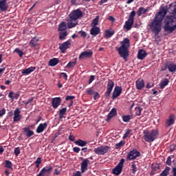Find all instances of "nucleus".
Returning <instances> with one entry per match:
<instances>
[{"label": "nucleus", "mask_w": 176, "mask_h": 176, "mask_svg": "<svg viewBox=\"0 0 176 176\" xmlns=\"http://www.w3.org/2000/svg\"><path fill=\"white\" fill-rule=\"evenodd\" d=\"M73 176H82V174L80 173V172L78 171L76 173H74Z\"/></svg>", "instance_id": "774afa93"}, {"label": "nucleus", "mask_w": 176, "mask_h": 176, "mask_svg": "<svg viewBox=\"0 0 176 176\" xmlns=\"http://www.w3.org/2000/svg\"><path fill=\"white\" fill-rule=\"evenodd\" d=\"M124 145V142L121 140L119 143L116 144V149H119V148H122Z\"/></svg>", "instance_id": "a18cd8bd"}, {"label": "nucleus", "mask_w": 176, "mask_h": 176, "mask_svg": "<svg viewBox=\"0 0 176 176\" xmlns=\"http://www.w3.org/2000/svg\"><path fill=\"white\" fill-rule=\"evenodd\" d=\"M9 6L6 0L0 1V12H5L8 10Z\"/></svg>", "instance_id": "6ab92c4d"}, {"label": "nucleus", "mask_w": 176, "mask_h": 176, "mask_svg": "<svg viewBox=\"0 0 176 176\" xmlns=\"http://www.w3.org/2000/svg\"><path fill=\"white\" fill-rule=\"evenodd\" d=\"M52 170H53V168L52 166H45L40 171L39 174L37 176L49 175V174L52 173Z\"/></svg>", "instance_id": "9d476101"}, {"label": "nucleus", "mask_w": 176, "mask_h": 176, "mask_svg": "<svg viewBox=\"0 0 176 176\" xmlns=\"http://www.w3.org/2000/svg\"><path fill=\"white\" fill-rule=\"evenodd\" d=\"M70 46H71V40L69 39L68 41L62 43L59 46V49L61 50L62 53H65V50H67V49H69Z\"/></svg>", "instance_id": "f8f14e48"}, {"label": "nucleus", "mask_w": 176, "mask_h": 176, "mask_svg": "<svg viewBox=\"0 0 176 176\" xmlns=\"http://www.w3.org/2000/svg\"><path fill=\"white\" fill-rule=\"evenodd\" d=\"M12 166H13L12 162L6 160V167H7V168H12Z\"/></svg>", "instance_id": "49530a36"}, {"label": "nucleus", "mask_w": 176, "mask_h": 176, "mask_svg": "<svg viewBox=\"0 0 176 176\" xmlns=\"http://www.w3.org/2000/svg\"><path fill=\"white\" fill-rule=\"evenodd\" d=\"M134 23V21L131 19H128V21H126L124 25V28L126 30H131V27H133V24Z\"/></svg>", "instance_id": "cd10ccee"}, {"label": "nucleus", "mask_w": 176, "mask_h": 176, "mask_svg": "<svg viewBox=\"0 0 176 176\" xmlns=\"http://www.w3.org/2000/svg\"><path fill=\"white\" fill-rule=\"evenodd\" d=\"M155 86V84L153 82H148L146 85V89H152Z\"/></svg>", "instance_id": "864d4df0"}, {"label": "nucleus", "mask_w": 176, "mask_h": 176, "mask_svg": "<svg viewBox=\"0 0 176 176\" xmlns=\"http://www.w3.org/2000/svg\"><path fill=\"white\" fill-rule=\"evenodd\" d=\"M94 100H97V98H100V94L97 91L94 92Z\"/></svg>", "instance_id": "6e6d98bb"}, {"label": "nucleus", "mask_w": 176, "mask_h": 176, "mask_svg": "<svg viewBox=\"0 0 176 176\" xmlns=\"http://www.w3.org/2000/svg\"><path fill=\"white\" fill-rule=\"evenodd\" d=\"M32 101H34V98H31L28 99V100L25 102V105H28L29 104H30V102H32Z\"/></svg>", "instance_id": "e2e57ef3"}, {"label": "nucleus", "mask_w": 176, "mask_h": 176, "mask_svg": "<svg viewBox=\"0 0 176 176\" xmlns=\"http://www.w3.org/2000/svg\"><path fill=\"white\" fill-rule=\"evenodd\" d=\"M123 164H124V159H121L118 164L113 169L114 175H120L123 170Z\"/></svg>", "instance_id": "423d86ee"}, {"label": "nucleus", "mask_w": 176, "mask_h": 176, "mask_svg": "<svg viewBox=\"0 0 176 176\" xmlns=\"http://www.w3.org/2000/svg\"><path fill=\"white\" fill-rule=\"evenodd\" d=\"M14 155H16V156H19V155H20V147L15 148L14 151Z\"/></svg>", "instance_id": "3c124183"}, {"label": "nucleus", "mask_w": 176, "mask_h": 176, "mask_svg": "<svg viewBox=\"0 0 176 176\" xmlns=\"http://www.w3.org/2000/svg\"><path fill=\"white\" fill-rule=\"evenodd\" d=\"M38 40L36 38V37L33 38L30 42V47H36L39 44L38 43Z\"/></svg>", "instance_id": "c85d7f7f"}, {"label": "nucleus", "mask_w": 176, "mask_h": 176, "mask_svg": "<svg viewBox=\"0 0 176 176\" xmlns=\"http://www.w3.org/2000/svg\"><path fill=\"white\" fill-rule=\"evenodd\" d=\"M165 32L173 34L176 30V17H173L170 21H168L164 25Z\"/></svg>", "instance_id": "20e7f679"}, {"label": "nucleus", "mask_w": 176, "mask_h": 176, "mask_svg": "<svg viewBox=\"0 0 176 176\" xmlns=\"http://www.w3.org/2000/svg\"><path fill=\"white\" fill-rule=\"evenodd\" d=\"M169 82L170 81L168 80V79L165 78L162 81H161V82L160 83V87H161V89H164V87L167 86Z\"/></svg>", "instance_id": "f704fd0d"}, {"label": "nucleus", "mask_w": 176, "mask_h": 176, "mask_svg": "<svg viewBox=\"0 0 176 176\" xmlns=\"http://www.w3.org/2000/svg\"><path fill=\"white\" fill-rule=\"evenodd\" d=\"M131 119H133V116L132 115H126V116H122V120L125 123H128V122H130V120H131Z\"/></svg>", "instance_id": "4c0bfd02"}, {"label": "nucleus", "mask_w": 176, "mask_h": 176, "mask_svg": "<svg viewBox=\"0 0 176 176\" xmlns=\"http://www.w3.org/2000/svg\"><path fill=\"white\" fill-rule=\"evenodd\" d=\"M170 167L166 166L165 168V169L162 172V173L160 174L161 176H167L168 175L169 173H170Z\"/></svg>", "instance_id": "58836bf2"}, {"label": "nucleus", "mask_w": 176, "mask_h": 176, "mask_svg": "<svg viewBox=\"0 0 176 176\" xmlns=\"http://www.w3.org/2000/svg\"><path fill=\"white\" fill-rule=\"evenodd\" d=\"M73 151L76 153H79V152H80V148H79V147H74Z\"/></svg>", "instance_id": "680f3d73"}, {"label": "nucleus", "mask_w": 176, "mask_h": 176, "mask_svg": "<svg viewBox=\"0 0 176 176\" xmlns=\"http://www.w3.org/2000/svg\"><path fill=\"white\" fill-rule=\"evenodd\" d=\"M61 104V98H52V105L54 109L56 108H58L60 107V104Z\"/></svg>", "instance_id": "2eb2a0df"}, {"label": "nucleus", "mask_w": 176, "mask_h": 176, "mask_svg": "<svg viewBox=\"0 0 176 176\" xmlns=\"http://www.w3.org/2000/svg\"><path fill=\"white\" fill-rule=\"evenodd\" d=\"M140 156V152L137 150L131 151L126 155V159L128 160H134V159H137Z\"/></svg>", "instance_id": "1a4fd4ad"}, {"label": "nucleus", "mask_w": 176, "mask_h": 176, "mask_svg": "<svg viewBox=\"0 0 176 176\" xmlns=\"http://www.w3.org/2000/svg\"><path fill=\"white\" fill-rule=\"evenodd\" d=\"M5 113H6V110L5 109L0 110V118H2Z\"/></svg>", "instance_id": "052dcab7"}, {"label": "nucleus", "mask_w": 176, "mask_h": 176, "mask_svg": "<svg viewBox=\"0 0 176 176\" xmlns=\"http://www.w3.org/2000/svg\"><path fill=\"white\" fill-rule=\"evenodd\" d=\"M23 131H24L26 137L30 138V137H32V135H34V131H31L30 127L23 128Z\"/></svg>", "instance_id": "a878e982"}, {"label": "nucleus", "mask_w": 176, "mask_h": 176, "mask_svg": "<svg viewBox=\"0 0 176 176\" xmlns=\"http://www.w3.org/2000/svg\"><path fill=\"white\" fill-rule=\"evenodd\" d=\"M67 112V108H63L59 111V113L60 115H65V113Z\"/></svg>", "instance_id": "4d7b16f0"}, {"label": "nucleus", "mask_w": 176, "mask_h": 176, "mask_svg": "<svg viewBox=\"0 0 176 176\" xmlns=\"http://www.w3.org/2000/svg\"><path fill=\"white\" fill-rule=\"evenodd\" d=\"M176 117L174 115H170L168 120L166 121V126L170 127L172 124H174V122H175Z\"/></svg>", "instance_id": "4be33fe9"}, {"label": "nucleus", "mask_w": 176, "mask_h": 176, "mask_svg": "<svg viewBox=\"0 0 176 176\" xmlns=\"http://www.w3.org/2000/svg\"><path fill=\"white\" fill-rule=\"evenodd\" d=\"M109 151V146H100L97 148H95L94 150V153H96V155H105V153H108Z\"/></svg>", "instance_id": "39448f33"}, {"label": "nucleus", "mask_w": 176, "mask_h": 176, "mask_svg": "<svg viewBox=\"0 0 176 176\" xmlns=\"http://www.w3.org/2000/svg\"><path fill=\"white\" fill-rule=\"evenodd\" d=\"M82 12L80 11V9L74 10H73L70 14L69 17L70 19H74L75 20H78V19H80L82 17Z\"/></svg>", "instance_id": "0eeeda50"}, {"label": "nucleus", "mask_w": 176, "mask_h": 176, "mask_svg": "<svg viewBox=\"0 0 176 176\" xmlns=\"http://www.w3.org/2000/svg\"><path fill=\"white\" fill-rule=\"evenodd\" d=\"M65 30H67V23H65V22H62L59 25L58 31L64 32V31H65Z\"/></svg>", "instance_id": "e433bc0d"}, {"label": "nucleus", "mask_w": 176, "mask_h": 176, "mask_svg": "<svg viewBox=\"0 0 176 176\" xmlns=\"http://www.w3.org/2000/svg\"><path fill=\"white\" fill-rule=\"evenodd\" d=\"M14 52L15 53H17V54H19V57H23V56H24V52H23V51H21L20 49L19 48H16Z\"/></svg>", "instance_id": "ea45409f"}, {"label": "nucleus", "mask_w": 176, "mask_h": 176, "mask_svg": "<svg viewBox=\"0 0 176 176\" xmlns=\"http://www.w3.org/2000/svg\"><path fill=\"white\" fill-rule=\"evenodd\" d=\"M116 115H117L116 109L113 108L107 116V122H109V120H111L112 118H113L114 116H116Z\"/></svg>", "instance_id": "5701e85b"}, {"label": "nucleus", "mask_w": 176, "mask_h": 176, "mask_svg": "<svg viewBox=\"0 0 176 176\" xmlns=\"http://www.w3.org/2000/svg\"><path fill=\"white\" fill-rule=\"evenodd\" d=\"M58 64V58H54L52 59H50L49 61V65L50 67H56Z\"/></svg>", "instance_id": "7c9ffc66"}, {"label": "nucleus", "mask_w": 176, "mask_h": 176, "mask_svg": "<svg viewBox=\"0 0 176 176\" xmlns=\"http://www.w3.org/2000/svg\"><path fill=\"white\" fill-rule=\"evenodd\" d=\"M80 34L81 36H82V38H86V36H87L86 32L81 31V32H80Z\"/></svg>", "instance_id": "338daca9"}, {"label": "nucleus", "mask_w": 176, "mask_h": 176, "mask_svg": "<svg viewBox=\"0 0 176 176\" xmlns=\"http://www.w3.org/2000/svg\"><path fill=\"white\" fill-rule=\"evenodd\" d=\"M113 86H115V82L112 80H109L107 84V89L106 91L107 97H109V96H111V93H112V90H113Z\"/></svg>", "instance_id": "ddd939ff"}, {"label": "nucleus", "mask_w": 176, "mask_h": 176, "mask_svg": "<svg viewBox=\"0 0 176 176\" xmlns=\"http://www.w3.org/2000/svg\"><path fill=\"white\" fill-rule=\"evenodd\" d=\"M76 65V62H69L67 65V68H74Z\"/></svg>", "instance_id": "37998d69"}, {"label": "nucleus", "mask_w": 176, "mask_h": 176, "mask_svg": "<svg viewBox=\"0 0 176 176\" xmlns=\"http://www.w3.org/2000/svg\"><path fill=\"white\" fill-rule=\"evenodd\" d=\"M61 172V168H56L54 170L55 175H60V173Z\"/></svg>", "instance_id": "bf43d9fd"}, {"label": "nucleus", "mask_w": 176, "mask_h": 176, "mask_svg": "<svg viewBox=\"0 0 176 176\" xmlns=\"http://www.w3.org/2000/svg\"><path fill=\"white\" fill-rule=\"evenodd\" d=\"M47 128V123L46 122L41 123L38 125L36 131L37 134H41V133H43V131H45V130H46Z\"/></svg>", "instance_id": "f3484780"}, {"label": "nucleus", "mask_w": 176, "mask_h": 176, "mask_svg": "<svg viewBox=\"0 0 176 176\" xmlns=\"http://www.w3.org/2000/svg\"><path fill=\"white\" fill-rule=\"evenodd\" d=\"M95 79L96 76H91L89 80V85L91 84Z\"/></svg>", "instance_id": "13d9d810"}, {"label": "nucleus", "mask_w": 176, "mask_h": 176, "mask_svg": "<svg viewBox=\"0 0 176 176\" xmlns=\"http://www.w3.org/2000/svg\"><path fill=\"white\" fill-rule=\"evenodd\" d=\"M41 163H42V160L41 159V157H38L36 159L35 164H36V167H39V165L41 164Z\"/></svg>", "instance_id": "603ef678"}, {"label": "nucleus", "mask_w": 176, "mask_h": 176, "mask_svg": "<svg viewBox=\"0 0 176 176\" xmlns=\"http://www.w3.org/2000/svg\"><path fill=\"white\" fill-rule=\"evenodd\" d=\"M168 69L169 72H176V65L175 63H170L168 65Z\"/></svg>", "instance_id": "c756f323"}, {"label": "nucleus", "mask_w": 176, "mask_h": 176, "mask_svg": "<svg viewBox=\"0 0 176 176\" xmlns=\"http://www.w3.org/2000/svg\"><path fill=\"white\" fill-rule=\"evenodd\" d=\"M93 56V51L87 50L82 52L79 56L80 60H83L85 58H90Z\"/></svg>", "instance_id": "9b49d317"}, {"label": "nucleus", "mask_w": 176, "mask_h": 176, "mask_svg": "<svg viewBox=\"0 0 176 176\" xmlns=\"http://www.w3.org/2000/svg\"><path fill=\"white\" fill-rule=\"evenodd\" d=\"M74 98H75V96H67L65 98V100L67 101H68L69 100H74Z\"/></svg>", "instance_id": "69168bd1"}, {"label": "nucleus", "mask_w": 176, "mask_h": 176, "mask_svg": "<svg viewBox=\"0 0 176 176\" xmlns=\"http://www.w3.org/2000/svg\"><path fill=\"white\" fill-rule=\"evenodd\" d=\"M135 16V11H132L129 15V20H133L134 21V17Z\"/></svg>", "instance_id": "de8ad7c7"}, {"label": "nucleus", "mask_w": 176, "mask_h": 176, "mask_svg": "<svg viewBox=\"0 0 176 176\" xmlns=\"http://www.w3.org/2000/svg\"><path fill=\"white\" fill-rule=\"evenodd\" d=\"M130 133H131V130L128 129L126 131V133H124L123 138L124 140L127 138V137H129V135H130Z\"/></svg>", "instance_id": "8fccbe9b"}, {"label": "nucleus", "mask_w": 176, "mask_h": 176, "mask_svg": "<svg viewBox=\"0 0 176 176\" xmlns=\"http://www.w3.org/2000/svg\"><path fill=\"white\" fill-rule=\"evenodd\" d=\"M75 144L78 146H86V145H87V142L82 140H78L75 142Z\"/></svg>", "instance_id": "2f4dec72"}, {"label": "nucleus", "mask_w": 176, "mask_h": 176, "mask_svg": "<svg viewBox=\"0 0 176 176\" xmlns=\"http://www.w3.org/2000/svg\"><path fill=\"white\" fill-rule=\"evenodd\" d=\"M146 12H148V8L145 9L144 7H140L138 10V15L141 16L142 14H145Z\"/></svg>", "instance_id": "c9c22d12"}, {"label": "nucleus", "mask_w": 176, "mask_h": 176, "mask_svg": "<svg viewBox=\"0 0 176 176\" xmlns=\"http://www.w3.org/2000/svg\"><path fill=\"white\" fill-rule=\"evenodd\" d=\"M114 34L115 31L107 30L105 31L104 38H111Z\"/></svg>", "instance_id": "473e14b6"}, {"label": "nucleus", "mask_w": 176, "mask_h": 176, "mask_svg": "<svg viewBox=\"0 0 176 176\" xmlns=\"http://www.w3.org/2000/svg\"><path fill=\"white\" fill-rule=\"evenodd\" d=\"M166 164H168V166H171V157L167 158Z\"/></svg>", "instance_id": "0e129e2a"}, {"label": "nucleus", "mask_w": 176, "mask_h": 176, "mask_svg": "<svg viewBox=\"0 0 176 176\" xmlns=\"http://www.w3.org/2000/svg\"><path fill=\"white\" fill-rule=\"evenodd\" d=\"M131 168H132V173L133 174H135V172L137 171V165H135V164L133 163L131 165Z\"/></svg>", "instance_id": "09e8293b"}, {"label": "nucleus", "mask_w": 176, "mask_h": 176, "mask_svg": "<svg viewBox=\"0 0 176 176\" xmlns=\"http://www.w3.org/2000/svg\"><path fill=\"white\" fill-rule=\"evenodd\" d=\"M159 136V131L157 129H153L151 131H144L143 138L146 142H153Z\"/></svg>", "instance_id": "7ed1b4c3"}, {"label": "nucleus", "mask_w": 176, "mask_h": 176, "mask_svg": "<svg viewBox=\"0 0 176 176\" xmlns=\"http://www.w3.org/2000/svg\"><path fill=\"white\" fill-rule=\"evenodd\" d=\"M76 25H78V20L75 19L71 18L69 16V19L67 21V26L69 28H74V27H76Z\"/></svg>", "instance_id": "dca6fc26"}, {"label": "nucleus", "mask_w": 176, "mask_h": 176, "mask_svg": "<svg viewBox=\"0 0 176 176\" xmlns=\"http://www.w3.org/2000/svg\"><path fill=\"white\" fill-rule=\"evenodd\" d=\"M34 69H36V67H31L28 69H25L22 70L21 74H22V75H30V74H31V72H34Z\"/></svg>", "instance_id": "393cba45"}, {"label": "nucleus", "mask_w": 176, "mask_h": 176, "mask_svg": "<svg viewBox=\"0 0 176 176\" xmlns=\"http://www.w3.org/2000/svg\"><path fill=\"white\" fill-rule=\"evenodd\" d=\"M167 14V9H161L157 14H155V18L149 24L150 30L154 33L155 36H157L160 31H162V25H163V19L164 16Z\"/></svg>", "instance_id": "f257e3e1"}, {"label": "nucleus", "mask_w": 176, "mask_h": 176, "mask_svg": "<svg viewBox=\"0 0 176 176\" xmlns=\"http://www.w3.org/2000/svg\"><path fill=\"white\" fill-rule=\"evenodd\" d=\"M146 57V52L144 50H140L138 52V58L139 60H144Z\"/></svg>", "instance_id": "b1692460"}, {"label": "nucleus", "mask_w": 176, "mask_h": 176, "mask_svg": "<svg viewBox=\"0 0 176 176\" xmlns=\"http://www.w3.org/2000/svg\"><path fill=\"white\" fill-rule=\"evenodd\" d=\"M129 47H130V40L125 38L121 42V46L118 50L120 57L124 60L129 57Z\"/></svg>", "instance_id": "f03ea898"}, {"label": "nucleus", "mask_w": 176, "mask_h": 176, "mask_svg": "<svg viewBox=\"0 0 176 176\" xmlns=\"http://www.w3.org/2000/svg\"><path fill=\"white\" fill-rule=\"evenodd\" d=\"M141 112H142V108L140 107H135V114L138 116H140L141 115Z\"/></svg>", "instance_id": "a19ab883"}, {"label": "nucleus", "mask_w": 176, "mask_h": 176, "mask_svg": "<svg viewBox=\"0 0 176 176\" xmlns=\"http://www.w3.org/2000/svg\"><path fill=\"white\" fill-rule=\"evenodd\" d=\"M19 94H14V91H11L8 94L9 98H10L12 102L14 101V100H17L19 98Z\"/></svg>", "instance_id": "bb28decb"}, {"label": "nucleus", "mask_w": 176, "mask_h": 176, "mask_svg": "<svg viewBox=\"0 0 176 176\" xmlns=\"http://www.w3.org/2000/svg\"><path fill=\"white\" fill-rule=\"evenodd\" d=\"M90 164V160L89 159H84L81 163V173L87 171V167Z\"/></svg>", "instance_id": "4468645a"}, {"label": "nucleus", "mask_w": 176, "mask_h": 176, "mask_svg": "<svg viewBox=\"0 0 176 176\" xmlns=\"http://www.w3.org/2000/svg\"><path fill=\"white\" fill-rule=\"evenodd\" d=\"M136 89L138 90H141L144 86H145V82L142 78H139L136 81Z\"/></svg>", "instance_id": "aec40b11"}, {"label": "nucleus", "mask_w": 176, "mask_h": 176, "mask_svg": "<svg viewBox=\"0 0 176 176\" xmlns=\"http://www.w3.org/2000/svg\"><path fill=\"white\" fill-rule=\"evenodd\" d=\"M98 24V16L95 18L92 23H91V27H96Z\"/></svg>", "instance_id": "79ce46f5"}, {"label": "nucleus", "mask_w": 176, "mask_h": 176, "mask_svg": "<svg viewBox=\"0 0 176 176\" xmlns=\"http://www.w3.org/2000/svg\"><path fill=\"white\" fill-rule=\"evenodd\" d=\"M120 94H122V87L116 86L113 91V98H117V97H119V96H120Z\"/></svg>", "instance_id": "a211bd4d"}, {"label": "nucleus", "mask_w": 176, "mask_h": 176, "mask_svg": "<svg viewBox=\"0 0 176 176\" xmlns=\"http://www.w3.org/2000/svg\"><path fill=\"white\" fill-rule=\"evenodd\" d=\"M100 32V28L97 26H92V28L90 30V34L91 35H93V36H97V35H98Z\"/></svg>", "instance_id": "412c9836"}, {"label": "nucleus", "mask_w": 176, "mask_h": 176, "mask_svg": "<svg viewBox=\"0 0 176 176\" xmlns=\"http://www.w3.org/2000/svg\"><path fill=\"white\" fill-rule=\"evenodd\" d=\"M21 111H20L19 108H16L14 111V117H13L14 123H17L20 122V120H21V118L23 117L21 116Z\"/></svg>", "instance_id": "6e6552de"}, {"label": "nucleus", "mask_w": 176, "mask_h": 176, "mask_svg": "<svg viewBox=\"0 0 176 176\" xmlns=\"http://www.w3.org/2000/svg\"><path fill=\"white\" fill-rule=\"evenodd\" d=\"M94 91L93 90L92 88H88L86 89V93L89 95V96H93V94H94Z\"/></svg>", "instance_id": "c03bdc74"}, {"label": "nucleus", "mask_w": 176, "mask_h": 176, "mask_svg": "<svg viewBox=\"0 0 176 176\" xmlns=\"http://www.w3.org/2000/svg\"><path fill=\"white\" fill-rule=\"evenodd\" d=\"M67 35H68V33L67 32V31L60 32H59V39L60 41H64V39H65V38H67Z\"/></svg>", "instance_id": "72a5a7b5"}, {"label": "nucleus", "mask_w": 176, "mask_h": 176, "mask_svg": "<svg viewBox=\"0 0 176 176\" xmlns=\"http://www.w3.org/2000/svg\"><path fill=\"white\" fill-rule=\"evenodd\" d=\"M60 77L64 78V79H65V80H68V76L67 75L66 73H60Z\"/></svg>", "instance_id": "5fc2aeb1"}]
</instances>
